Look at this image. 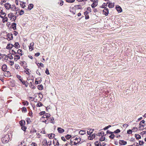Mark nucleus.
Listing matches in <instances>:
<instances>
[{
	"label": "nucleus",
	"instance_id": "58836bf2",
	"mask_svg": "<svg viewBox=\"0 0 146 146\" xmlns=\"http://www.w3.org/2000/svg\"><path fill=\"white\" fill-rule=\"evenodd\" d=\"M20 6L23 8H24L25 6L24 3H20Z\"/></svg>",
	"mask_w": 146,
	"mask_h": 146
},
{
	"label": "nucleus",
	"instance_id": "4be33fe9",
	"mask_svg": "<svg viewBox=\"0 0 146 146\" xmlns=\"http://www.w3.org/2000/svg\"><path fill=\"white\" fill-rule=\"evenodd\" d=\"M13 46H14L16 48H18L20 47V46L18 42H16L14 45H13Z\"/></svg>",
	"mask_w": 146,
	"mask_h": 146
},
{
	"label": "nucleus",
	"instance_id": "2f4dec72",
	"mask_svg": "<svg viewBox=\"0 0 146 146\" xmlns=\"http://www.w3.org/2000/svg\"><path fill=\"white\" fill-rule=\"evenodd\" d=\"M100 142H99L98 141H96L95 142V146H101V145L100 144Z\"/></svg>",
	"mask_w": 146,
	"mask_h": 146
},
{
	"label": "nucleus",
	"instance_id": "cd10ccee",
	"mask_svg": "<svg viewBox=\"0 0 146 146\" xmlns=\"http://www.w3.org/2000/svg\"><path fill=\"white\" fill-rule=\"evenodd\" d=\"M3 58L5 60H8V56H7L6 55H3V56H2Z\"/></svg>",
	"mask_w": 146,
	"mask_h": 146
},
{
	"label": "nucleus",
	"instance_id": "412c9836",
	"mask_svg": "<svg viewBox=\"0 0 146 146\" xmlns=\"http://www.w3.org/2000/svg\"><path fill=\"white\" fill-rule=\"evenodd\" d=\"M2 70L4 71H6L7 69V66L5 64L3 65L2 67Z\"/></svg>",
	"mask_w": 146,
	"mask_h": 146
},
{
	"label": "nucleus",
	"instance_id": "6e6d98bb",
	"mask_svg": "<svg viewBox=\"0 0 146 146\" xmlns=\"http://www.w3.org/2000/svg\"><path fill=\"white\" fill-rule=\"evenodd\" d=\"M20 68V66L18 65H16L15 66V68L16 69H19Z\"/></svg>",
	"mask_w": 146,
	"mask_h": 146
},
{
	"label": "nucleus",
	"instance_id": "e433bc0d",
	"mask_svg": "<svg viewBox=\"0 0 146 146\" xmlns=\"http://www.w3.org/2000/svg\"><path fill=\"white\" fill-rule=\"evenodd\" d=\"M139 143L140 145H143L144 143V142L143 141H139Z\"/></svg>",
	"mask_w": 146,
	"mask_h": 146
},
{
	"label": "nucleus",
	"instance_id": "5fc2aeb1",
	"mask_svg": "<svg viewBox=\"0 0 146 146\" xmlns=\"http://www.w3.org/2000/svg\"><path fill=\"white\" fill-rule=\"evenodd\" d=\"M132 130L134 132L136 131L137 130V128L136 127H134L133 129Z\"/></svg>",
	"mask_w": 146,
	"mask_h": 146
},
{
	"label": "nucleus",
	"instance_id": "338daca9",
	"mask_svg": "<svg viewBox=\"0 0 146 146\" xmlns=\"http://www.w3.org/2000/svg\"><path fill=\"white\" fill-rule=\"evenodd\" d=\"M15 3L17 5H18L19 4V2L18 0H15Z\"/></svg>",
	"mask_w": 146,
	"mask_h": 146
},
{
	"label": "nucleus",
	"instance_id": "37998d69",
	"mask_svg": "<svg viewBox=\"0 0 146 146\" xmlns=\"http://www.w3.org/2000/svg\"><path fill=\"white\" fill-rule=\"evenodd\" d=\"M71 137V136L70 135H67L66 136V138L67 139H69Z\"/></svg>",
	"mask_w": 146,
	"mask_h": 146
},
{
	"label": "nucleus",
	"instance_id": "0e129e2a",
	"mask_svg": "<svg viewBox=\"0 0 146 146\" xmlns=\"http://www.w3.org/2000/svg\"><path fill=\"white\" fill-rule=\"evenodd\" d=\"M61 138V139H62V140L64 141H66V139L64 137H62Z\"/></svg>",
	"mask_w": 146,
	"mask_h": 146
},
{
	"label": "nucleus",
	"instance_id": "aec40b11",
	"mask_svg": "<svg viewBox=\"0 0 146 146\" xmlns=\"http://www.w3.org/2000/svg\"><path fill=\"white\" fill-rule=\"evenodd\" d=\"M114 3H109L108 6L110 8H112L114 7Z\"/></svg>",
	"mask_w": 146,
	"mask_h": 146
},
{
	"label": "nucleus",
	"instance_id": "864d4df0",
	"mask_svg": "<svg viewBox=\"0 0 146 146\" xmlns=\"http://www.w3.org/2000/svg\"><path fill=\"white\" fill-rule=\"evenodd\" d=\"M45 113V111H42L41 112H40L39 113V114L40 115H43Z\"/></svg>",
	"mask_w": 146,
	"mask_h": 146
},
{
	"label": "nucleus",
	"instance_id": "9b49d317",
	"mask_svg": "<svg viewBox=\"0 0 146 146\" xmlns=\"http://www.w3.org/2000/svg\"><path fill=\"white\" fill-rule=\"evenodd\" d=\"M98 0H96L91 5V6L93 8H94L96 7L98 4Z\"/></svg>",
	"mask_w": 146,
	"mask_h": 146
},
{
	"label": "nucleus",
	"instance_id": "09e8293b",
	"mask_svg": "<svg viewBox=\"0 0 146 146\" xmlns=\"http://www.w3.org/2000/svg\"><path fill=\"white\" fill-rule=\"evenodd\" d=\"M120 130L119 129H117L116 130H115V131L114 132V133H118L119 132H120Z\"/></svg>",
	"mask_w": 146,
	"mask_h": 146
},
{
	"label": "nucleus",
	"instance_id": "473e14b6",
	"mask_svg": "<svg viewBox=\"0 0 146 146\" xmlns=\"http://www.w3.org/2000/svg\"><path fill=\"white\" fill-rule=\"evenodd\" d=\"M102 136L101 137V138L100 139V141H104L105 139V137L103 136Z\"/></svg>",
	"mask_w": 146,
	"mask_h": 146
},
{
	"label": "nucleus",
	"instance_id": "f704fd0d",
	"mask_svg": "<svg viewBox=\"0 0 146 146\" xmlns=\"http://www.w3.org/2000/svg\"><path fill=\"white\" fill-rule=\"evenodd\" d=\"M33 4H30L28 6V8L30 10H31L33 8Z\"/></svg>",
	"mask_w": 146,
	"mask_h": 146
},
{
	"label": "nucleus",
	"instance_id": "a19ab883",
	"mask_svg": "<svg viewBox=\"0 0 146 146\" xmlns=\"http://www.w3.org/2000/svg\"><path fill=\"white\" fill-rule=\"evenodd\" d=\"M75 0H66V1L67 2L70 3H72L75 1Z\"/></svg>",
	"mask_w": 146,
	"mask_h": 146
},
{
	"label": "nucleus",
	"instance_id": "6ab92c4d",
	"mask_svg": "<svg viewBox=\"0 0 146 146\" xmlns=\"http://www.w3.org/2000/svg\"><path fill=\"white\" fill-rule=\"evenodd\" d=\"M2 19H3L2 20V22L3 23H5L6 22H7L8 20V19L7 17H5L4 18H3Z\"/></svg>",
	"mask_w": 146,
	"mask_h": 146
},
{
	"label": "nucleus",
	"instance_id": "f8f14e48",
	"mask_svg": "<svg viewBox=\"0 0 146 146\" xmlns=\"http://www.w3.org/2000/svg\"><path fill=\"white\" fill-rule=\"evenodd\" d=\"M96 137L95 134L94 133L93 134L91 135H90L88 137V139L90 140H92L95 138Z\"/></svg>",
	"mask_w": 146,
	"mask_h": 146
},
{
	"label": "nucleus",
	"instance_id": "393cba45",
	"mask_svg": "<svg viewBox=\"0 0 146 146\" xmlns=\"http://www.w3.org/2000/svg\"><path fill=\"white\" fill-rule=\"evenodd\" d=\"M20 124L21 126H23L25 125V121L24 120H21L20 121Z\"/></svg>",
	"mask_w": 146,
	"mask_h": 146
},
{
	"label": "nucleus",
	"instance_id": "052dcab7",
	"mask_svg": "<svg viewBox=\"0 0 146 146\" xmlns=\"http://www.w3.org/2000/svg\"><path fill=\"white\" fill-rule=\"evenodd\" d=\"M17 77L21 81L22 79H21V76L19 75H17Z\"/></svg>",
	"mask_w": 146,
	"mask_h": 146
},
{
	"label": "nucleus",
	"instance_id": "3c124183",
	"mask_svg": "<svg viewBox=\"0 0 146 146\" xmlns=\"http://www.w3.org/2000/svg\"><path fill=\"white\" fill-rule=\"evenodd\" d=\"M54 120V118L53 117H52L51 119L50 122L54 124V121H53Z\"/></svg>",
	"mask_w": 146,
	"mask_h": 146
},
{
	"label": "nucleus",
	"instance_id": "4d7b16f0",
	"mask_svg": "<svg viewBox=\"0 0 146 146\" xmlns=\"http://www.w3.org/2000/svg\"><path fill=\"white\" fill-rule=\"evenodd\" d=\"M32 114L33 113L31 111H30L29 113V115L31 117H33Z\"/></svg>",
	"mask_w": 146,
	"mask_h": 146
},
{
	"label": "nucleus",
	"instance_id": "5701e85b",
	"mask_svg": "<svg viewBox=\"0 0 146 146\" xmlns=\"http://www.w3.org/2000/svg\"><path fill=\"white\" fill-rule=\"evenodd\" d=\"M20 58V56L18 55H16L15 56L14 59L15 61H17Z\"/></svg>",
	"mask_w": 146,
	"mask_h": 146
},
{
	"label": "nucleus",
	"instance_id": "dca6fc26",
	"mask_svg": "<svg viewBox=\"0 0 146 146\" xmlns=\"http://www.w3.org/2000/svg\"><path fill=\"white\" fill-rule=\"evenodd\" d=\"M13 46V45L12 44H7V45L6 46V48L8 49H11Z\"/></svg>",
	"mask_w": 146,
	"mask_h": 146
},
{
	"label": "nucleus",
	"instance_id": "f257e3e1",
	"mask_svg": "<svg viewBox=\"0 0 146 146\" xmlns=\"http://www.w3.org/2000/svg\"><path fill=\"white\" fill-rule=\"evenodd\" d=\"M50 116V114L49 113H46L43 115L41 118L40 119L43 122H44L46 123L48 119Z\"/></svg>",
	"mask_w": 146,
	"mask_h": 146
},
{
	"label": "nucleus",
	"instance_id": "f3484780",
	"mask_svg": "<svg viewBox=\"0 0 146 146\" xmlns=\"http://www.w3.org/2000/svg\"><path fill=\"white\" fill-rule=\"evenodd\" d=\"M116 8L118 12L120 13L122 11V9L120 6H117L116 7Z\"/></svg>",
	"mask_w": 146,
	"mask_h": 146
},
{
	"label": "nucleus",
	"instance_id": "0eeeda50",
	"mask_svg": "<svg viewBox=\"0 0 146 146\" xmlns=\"http://www.w3.org/2000/svg\"><path fill=\"white\" fill-rule=\"evenodd\" d=\"M6 13L3 11V10L0 9V17L1 18H4L6 16Z\"/></svg>",
	"mask_w": 146,
	"mask_h": 146
},
{
	"label": "nucleus",
	"instance_id": "c9c22d12",
	"mask_svg": "<svg viewBox=\"0 0 146 146\" xmlns=\"http://www.w3.org/2000/svg\"><path fill=\"white\" fill-rule=\"evenodd\" d=\"M43 105L42 104L41 102H39L37 104L36 106L37 107H40L42 106Z\"/></svg>",
	"mask_w": 146,
	"mask_h": 146
},
{
	"label": "nucleus",
	"instance_id": "a878e982",
	"mask_svg": "<svg viewBox=\"0 0 146 146\" xmlns=\"http://www.w3.org/2000/svg\"><path fill=\"white\" fill-rule=\"evenodd\" d=\"M135 137L137 139H140L141 138V137L140 135L139 134H135Z\"/></svg>",
	"mask_w": 146,
	"mask_h": 146
},
{
	"label": "nucleus",
	"instance_id": "ddd939ff",
	"mask_svg": "<svg viewBox=\"0 0 146 146\" xmlns=\"http://www.w3.org/2000/svg\"><path fill=\"white\" fill-rule=\"evenodd\" d=\"M119 144L121 145H125L127 144V142L123 140H120L119 141Z\"/></svg>",
	"mask_w": 146,
	"mask_h": 146
},
{
	"label": "nucleus",
	"instance_id": "e2e57ef3",
	"mask_svg": "<svg viewBox=\"0 0 146 146\" xmlns=\"http://www.w3.org/2000/svg\"><path fill=\"white\" fill-rule=\"evenodd\" d=\"M31 145L33 146H37V144L35 143H32Z\"/></svg>",
	"mask_w": 146,
	"mask_h": 146
},
{
	"label": "nucleus",
	"instance_id": "20e7f679",
	"mask_svg": "<svg viewBox=\"0 0 146 146\" xmlns=\"http://www.w3.org/2000/svg\"><path fill=\"white\" fill-rule=\"evenodd\" d=\"M145 121L144 120H142L139 123L140 127L139 129L141 130H142L143 129V127L145 126Z\"/></svg>",
	"mask_w": 146,
	"mask_h": 146
},
{
	"label": "nucleus",
	"instance_id": "4c0bfd02",
	"mask_svg": "<svg viewBox=\"0 0 146 146\" xmlns=\"http://www.w3.org/2000/svg\"><path fill=\"white\" fill-rule=\"evenodd\" d=\"M106 6L107 4L104 3L102 5L100 6V7L101 8H105V7Z\"/></svg>",
	"mask_w": 146,
	"mask_h": 146
},
{
	"label": "nucleus",
	"instance_id": "6e6552de",
	"mask_svg": "<svg viewBox=\"0 0 146 146\" xmlns=\"http://www.w3.org/2000/svg\"><path fill=\"white\" fill-rule=\"evenodd\" d=\"M103 13L105 15V16H107L109 13V10L107 8H105L104 9L103 11Z\"/></svg>",
	"mask_w": 146,
	"mask_h": 146
},
{
	"label": "nucleus",
	"instance_id": "680f3d73",
	"mask_svg": "<svg viewBox=\"0 0 146 146\" xmlns=\"http://www.w3.org/2000/svg\"><path fill=\"white\" fill-rule=\"evenodd\" d=\"M22 129L23 131H25L26 129V127L24 126H22Z\"/></svg>",
	"mask_w": 146,
	"mask_h": 146
},
{
	"label": "nucleus",
	"instance_id": "2eb2a0df",
	"mask_svg": "<svg viewBox=\"0 0 146 146\" xmlns=\"http://www.w3.org/2000/svg\"><path fill=\"white\" fill-rule=\"evenodd\" d=\"M57 130L59 133H63L64 131V129L61 127H58Z\"/></svg>",
	"mask_w": 146,
	"mask_h": 146
},
{
	"label": "nucleus",
	"instance_id": "72a5a7b5",
	"mask_svg": "<svg viewBox=\"0 0 146 146\" xmlns=\"http://www.w3.org/2000/svg\"><path fill=\"white\" fill-rule=\"evenodd\" d=\"M17 53L19 54L21 56L22 55V50L21 49H18L17 51Z\"/></svg>",
	"mask_w": 146,
	"mask_h": 146
},
{
	"label": "nucleus",
	"instance_id": "a18cd8bd",
	"mask_svg": "<svg viewBox=\"0 0 146 146\" xmlns=\"http://www.w3.org/2000/svg\"><path fill=\"white\" fill-rule=\"evenodd\" d=\"M115 135L113 134H111L109 137L110 138L113 139Z\"/></svg>",
	"mask_w": 146,
	"mask_h": 146
},
{
	"label": "nucleus",
	"instance_id": "49530a36",
	"mask_svg": "<svg viewBox=\"0 0 146 146\" xmlns=\"http://www.w3.org/2000/svg\"><path fill=\"white\" fill-rule=\"evenodd\" d=\"M24 11L23 10H21L20 11L19 14L20 15H22L24 14Z\"/></svg>",
	"mask_w": 146,
	"mask_h": 146
},
{
	"label": "nucleus",
	"instance_id": "4468645a",
	"mask_svg": "<svg viewBox=\"0 0 146 146\" xmlns=\"http://www.w3.org/2000/svg\"><path fill=\"white\" fill-rule=\"evenodd\" d=\"M7 39L8 40H12L13 38V35L12 34H9L8 35Z\"/></svg>",
	"mask_w": 146,
	"mask_h": 146
},
{
	"label": "nucleus",
	"instance_id": "ea45409f",
	"mask_svg": "<svg viewBox=\"0 0 146 146\" xmlns=\"http://www.w3.org/2000/svg\"><path fill=\"white\" fill-rule=\"evenodd\" d=\"M9 64L10 65L12 66L14 64V62L13 61H9Z\"/></svg>",
	"mask_w": 146,
	"mask_h": 146
},
{
	"label": "nucleus",
	"instance_id": "bf43d9fd",
	"mask_svg": "<svg viewBox=\"0 0 146 146\" xmlns=\"http://www.w3.org/2000/svg\"><path fill=\"white\" fill-rule=\"evenodd\" d=\"M40 53L39 52H37L35 54V56H39Z\"/></svg>",
	"mask_w": 146,
	"mask_h": 146
},
{
	"label": "nucleus",
	"instance_id": "13d9d810",
	"mask_svg": "<svg viewBox=\"0 0 146 146\" xmlns=\"http://www.w3.org/2000/svg\"><path fill=\"white\" fill-rule=\"evenodd\" d=\"M111 126V125H109L108 126H107V127H106L105 128H104V130L107 129L109 128Z\"/></svg>",
	"mask_w": 146,
	"mask_h": 146
},
{
	"label": "nucleus",
	"instance_id": "a211bd4d",
	"mask_svg": "<svg viewBox=\"0 0 146 146\" xmlns=\"http://www.w3.org/2000/svg\"><path fill=\"white\" fill-rule=\"evenodd\" d=\"M55 135L54 133H51L49 134L48 135V137L50 139H52L54 137Z\"/></svg>",
	"mask_w": 146,
	"mask_h": 146
},
{
	"label": "nucleus",
	"instance_id": "bb28decb",
	"mask_svg": "<svg viewBox=\"0 0 146 146\" xmlns=\"http://www.w3.org/2000/svg\"><path fill=\"white\" fill-rule=\"evenodd\" d=\"M93 131V130H92V129H88L87 131V133L88 134L90 135V134H91V133H92Z\"/></svg>",
	"mask_w": 146,
	"mask_h": 146
},
{
	"label": "nucleus",
	"instance_id": "79ce46f5",
	"mask_svg": "<svg viewBox=\"0 0 146 146\" xmlns=\"http://www.w3.org/2000/svg\"><path fill=\"white\" fill-rule=\"evenodd\" d=\"M8 58L10 59H12L13 58V57L12 55L11 54H9L8 55Z\"/></svg>",
	"mask_w": 146,
	"mask_h": 146
},
{
	"label": "nucleus",
	"instance_id": "7c9ffc66",
	"mask_svg": "<svg viewBox=\"0 0 146 146\" xmlns=\"http://www.w3.org/2000/svg\"><path fill=\"white\" fill-rule=\"evenodd\" d=\"M38 88L39 90H42L43 89V86L42 84L38 85Z\"/></svg>",
	"mask_w": 146,
	"mask_h": 146
},
{
	"label": "nucleus",
	"instance_id": "c756f323",
	"mask_svg": "<svg viewBox=\"0 0 146 146\" xmlns=\"http://www.w3.org/2000/svg\"><path fill=\"white\" fill-rule=\"evenodd\" d=\"M104 135V132L103 131L101 132H99L97 134V135L98 136H103Z\"/></svg>",
	"mask_w": 146,
	"mask_h": 146
},
{
	"label": "nucleus",
	"instance_id": "1a4fd4ad",
	"mask_svg": "<svg viewBox=\"0 0 146 146\" xmlns=\"http://www.w3.org/2000/svg\"><path fill=\"white\" fill-rule=\"evenodd\" d=\"M42 81V78H38L36 79L35 81V84H37L41 83Z\"/></svg>",
	"mask_w": 146,
	"mask_h": 146
},
{
	"label": "nucleus",
	"instance_id": "c85d7f7f",
	"mask_svg": "<svg viewBox=\"0 0 146 146\" xmlns=\"http://www.w3.org/2000/svg\"><path fill=\"white\" fill-rule=\"evenodd\" d=\"M86 131L84 130H80L79 132V133L81 135H83L86 134Z\"/></svg>",
	"mask_w": 146,
	"mask_h": 146
},
{
	"label": "nucleus",
	"instance_id": "8fccbe9b",
	"mask_svg": "<svg viewBox=\"0 0 146 146\" xmlns=\"http://www.w3.org/2000/svg\"><path fill=\"white\" fill-rule=\"evenodd\" d=\"M132 133V130L131 129H129L127 131V133L129 134H131Z\"/></svg>",
	"mask_w": 146,
	"mask_h": 146
},
{
	"label": "nucleus",
	"instance_id": "39448f33",
	"mask_svg": "<svg viewBox=\"0 0 146 146\" xmlns=\"http://www.w3.org/2000/svg\"><path fill=\"white\" fill-rule=\"evenodd\" d=\"M4 6L5 8L7 10L11 9L13 10V8L12 7L11 5L9 3H6L4 5Z\"/></svg>",
	"mask_w": 146,
	"mask_h": 146
},
{
	"label": "nucleus",
	"instance_id": "c03bdc74",
	"mask_svg": "<svg viewBox=\"0 0 146 146\" xmlns=\"http://www.w3.org/2000/svg\"><path fill=\"white\" fill-rule=\"evenodd\" d=\"M24 105H28L29 104V103L27 101H25L23 102Z\"/></svg>",
	"mask_w": 146,
	"mask_h": 146
},
{
	"label": "nucleus",
	"instance_id": "69168bd1",
	"mask_svg": "<svg viewBox=\"0 0 146 146\" xmlns=\"http://www.w3.org/2000/svg\"><path fill=\"white\" fill-rule=\"evenodd\" d=\"M36 137L37 138H40V135L39 133H36Z\"/></svg>",
	"mask_w": 146,
	"mask_h": 146
},
{
	"label": "nucleus",
	"instance_id": "603ef678",
	"mask_svg": "<svg viewBox=\"0 0 146 146\" xmlns=\"http://www.w3.org/2000/svg\"><path fill=\"white\" fill-rule=\"evenodd\" d=\"M38 64H39V66H40L42 67H44V65L42 63H38Z\"/></svg>",
	"mask_w": 146,
	"mask_h": 146
},
{
	"label": "nucleus",
	"instance_id": "f03ea898",
	"mask_svg": "<svg viewBox=\"0 0 146 146\" xmlns=\"http://www.w3.org/2000/svg\"><path fill=\"white\" fill-rule=\"evenodd\" d=\"M8 17L12 21H15L17 18L16 16L12 13H9L8 15Z\"/></svg>",
	"mask_w": 146,
	"mask_h": 146
},
{
	"label": "nucleus",
	"instance_id": "7ed1b4c3",
	"mask_svg": "<svg viewBox=\"0 0 146 146\" xmlns=\"http://www.w3.org/2000/svg\"><path fill=\"white\" fill-rule=\"evenodd\" d=\"M9 140V136L8 135H5L1 139V141L3 143H7Z\"/></svg>",
	"mask_w": 146,
	"mask_h": 146
},
{
	"label": "nucleus",
	"instance_id": "774afa93",
	"mask_svg": "<svg viewBox=\"0 0 146 146\" xmlns=\"http://www.w3.org/2000/svg\"><path fill=\"white\" fill-rule=\"evenodd\" d=\"M65 146H70V145L68 143H67L65 145Z\"/></svg>",
	"mask_w": 146,
	"mask_h": 146
},
{
	"label": "nucleus",
	"instance_id": "b1692460",
	"mask_svg": "<svg viewBox=\"0 0 146 146\" xmlns=\"http://www.w3.org/2000/svg\"><path fill=\"white\" fill-rule=\"evenodd\" d=\"M12 28L14 30L16 29V24L15 23H13L12 24Z\"/></svg>",
	"mask_w": 146,
	"mask_h": 146
},
{
	"label": "nucleus",
	"instance_id": "9d476101",
	"mask_svg": "<svg viewBox=\"0 0 146 146\" xmlns=\"http://www.w3.org/2000/svg\"><path fill=\"white\" fill-rule=\"evenodd\" d=\"M34 43V42H32L31 43L30 45L29 46V49L30 51H32L33 50V46Z\"/></svg>",
	"mask_w": 146,
	"mask_h": 146
},
{
	"label": "nucleus",
	"instance_id": "423d86ee",
	"mask_svg": "<svg viewBox=\"0 0 146 146\" xmlns=\"http://www.w3.org/2000/svg\"><path fill=\"white\" fill-rule=\"evenodd\" d=\"M75 141L74 143V145H76L80 143L81 141V138L79 137H76L74 139Z\"/></svg>",
	"mask_w": 146,
	"mask_h": 146
},
{
	"label": "nucleus",
	"instance_id": "de8ad7c7",
	"mask_svg": "<svg viewBox=\"0 0 146 146\" xmlns=\"http://www.w3.org/2000/svg\"><path fill=\"white\" fill-rule=\"evenodd\" d=\"M45 73L47 75H49L50 74V73L49 71V70L48 68H46L45 70Z\"/></svg>",
	"mask_w": 146,
	"mask_h": 146
}]
</instances>
